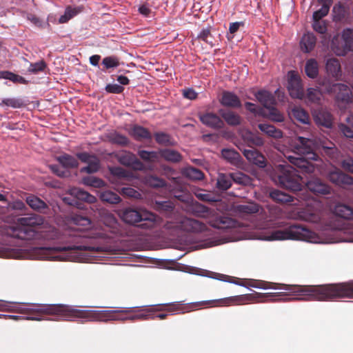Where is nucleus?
I'll list each match as a JSON object with an SVG mask.
<instances>
[{
	"instance_id": "1",
	"label": "nucleus",
	"mask_w": 353,
	"mask_h": 353,
	"mask_svg": "<svg viewBox=\"0 0 353 353\" xmlns=\"http://www.w3.org/2000/svg\"><path fill=\"white\" fill-rule=\"evenodd\" d=\"M136 307H128L119 310H79L72 306L62 304H24L14 306V310L22 313L28 314L32 316H28L26 319L33 321H41L42 319L39 316L56 315L64 319H85L90 321H136L150 319L153 315L154 310L152 307L145 310H141L143 313L123 316V314L134 312Z\"/></svg>"
},
{
	"instance_id": "2",
	"label": "nucleus",
	"mask_w": 353,
	"mask_h": 353,
	"mask_svg": "<svg viewBox=\"0 0 353 353\" xmlns=\"http://www.w3.org/2000/svg\"><path fill=\"white\" fill-rule=\"evenodd\" d=\"M315 140L298 137L294 145V154L285 156L288 162L299 169L290 165H280L281 172L277 176V182L287 190L296 192L302 190L303 178L299 172L312 174L315 172L316 167L309 160H317L318 155L314 152L317 148Z\"/></svg>"
},
{
	"instance_id": "3",
	"label": "nucleus",
	"mask_w": 353,
	"mask_h": 353,
	"mask_svg": "<svg viewBox=\"0 0 353 353\" xmlns=\"http://www.w3.org/2000/svg\"><path fill=\"white\" fill-rule=\"evenodd\" d=\"M271 283L257 281L250 286L256 288H274L288 291L290 294L301 296L299 299L307 301H330L339 299L353 298V280L348 282L330 283L318 285H299Z\"/></svg>"
},
{
	"instance_id": "4",
	"label": "nucleus",
	"mask_w": 353,
	"mask_h": 353,
	"mask_svg": "<svg viewBox=\"0 0 353 353\" xmlns=\"http://www.w3.org/2000/svg\"><path fill=\"white\" fill-rule=\"evenodd\" d=\"M279 296L277 293H260L254 292L252 294L232 296L227 298L211 300L207 301L196 302L190 304H184L181 301L172 302L164 304H158L152 307L154 312L165 311L171 314L185 313L194 310L196 307L204 305L213 304L218 305H232L248 304L253 302L265 301L266 300H274Z\"/></svg>"
},
{
	"instance_id": "5",
	"label": "nucleus",
	"mask_w": 353,
	"mask_h": 353,
	"mask_svg": "<svg viewBox=\"0 0 353 353\" xmlns=\"http://www.w3.org/2000/svg\"><path fill=\"white\" fill-rule=\"evenodd\" d=\"M187 212L196 217L208 219L209 224L214 228L225 230L235 226V221L232 219L219 215L214 210L197 201H192L188 205Z\"/></svg>"
},
{
	"instance_id": "6",
	"label": "nucleus",
	"mask_w": 353,
	"mask_h": 353,
	"mask_svg": "<svg viewBox=\"0 0 353 353\" xmlns=\"http://www.w3.org/2000/svg\"><path fill=\"white\" fill-rule=\"evenodd\" d=\"M43 216L32 214L28 216L17 219L15 225L8 233L12 237L21 240H31L37 236V227L43 224Z\"/></svg>"
},
{
	"instance_id": "7",
	"label": "nucleus",
	"mask_w": 353,
	"mask_h": 353,
	"mask_svg": "<svg viewBox=\"0 0 353 353\" xmlns=\"http://www.w3.org/2000/svg\"><path fill=\"white\" fill-rule=\"evenodd\" d=\"M278 228H282L274 231L268 240H301L311 241L312 232L307 228L296 224H290L284 221L276 223Z\"/></svg>"
},
{
	"instance_id": "8",
	"label": "nucleus",
	"mask_w": 353,
	"mask_h": 353,
	"mask_svg": "<svg viewBox=\"0 0 353 353\" xmlns=\"http://www.w3.org/2000/svg\"><path fill=\"white\" fill-rule=\"evenodd\" d=\"M121 217L127 223L134 225L138 222L145 221L141 226L144 228H151L156 221V215L146 210L134 208H125L121 213Z\"/></svg>"
},
{
	"instance_id": "9",
	"label": "nucleus",
	"mask_w": 353,
	"mask_h": 353,
	"mask_svg": "<svg viewBox=\"0 0 353 353\" xmlns=\"http://www.w3.org/2000/svg\"><path fill=\"white\" fill-rule=\"evenodd\" d=\"M331 48L338 56H345L353 51V28H345L342 32L341 39L339 34L334 36Z\"/></svg>"
},
{
	"instance_id": "10",
	"label": "nucleus",
	"mask_w": 353,
	"mask_h": 353,
	"mask_svg": "<svg viewBox=\"0 0 353 353\" xmlns=\"http://www.w3.org/2000/svg\"><path fill=\"white\" fill-rule=\"evenodd\" d=\"M325 92L334 94L339 106H345L352 101L351 89L343 83H328L325 86Z\"/></svg>"
},
{
	"instance_id": "11",
	"label": "nucleus",
	"mask_w": 353,
	"mask_h": 353,
	"mask_svg": "<svg viewBox=\"0 0 353 353\" xmlns=\"http://www.w3.org/2000/svg\"><path fill=\"white\" fill-rule=\"evenodd\" d=\"M289 74L288 89L290 95L294 99H303L304 91L301 79L293 71L290 72Z\"/></svg>"
},
{
	"instance_id": "12",
	"label": "nucleus",
	"mask_w": 353,
	"mask_h": 353,
	"mask_svg": "<svg viewBox=\"0 0 353 353\" xmlns=\"http://www.w3.org/2000/svg\"><path fill=\"white\" fill-rule=\"evenodd\" d=\"M304 183L307 189L316 195H326L331 193L332 188L319 178H311Z\"/></svg>"
},
{
	"instance_id": "13",
	"label": "nucleus",
	"mask_w": 353,
	"mask_h": 353,
	"mask_svg": "<svg viewBox=\"0 0 353 353\" xmlns=\"http://www.w3.org/2000/svg\"><path fill=\"white\" fill-rule=\"evenodd\" d=\"M247 160L260 168L266 166L265 157L256 149L239 148Z\"/></svg>"
},
{
	"instance_id": "14",
	"label": "nucleus",
	"mask_w": 353,
	"mask_h": 353,
	"mask_svg": "<svg viewBox=\"0 0 353 353\" xmlns=\"http://www.w3.org/2000/svg\"><path fill=\"white\" fill-rule=\"evenodd\" d=\"M181 230L189 232H201L207 229L203 223L191 218L184 217L180 221Z\"/></svg>"
},
{
	"instance_id": "15",
	"label": "nucleus",
	"mask_w": 353,
	"mask_h": 353,
	"mask_svg": "<svg viewBox=\"0 0 353 353\" xmlns=\"http://www.w3.org/2000/svg\"><path fill=\"white\" fill-rule=\"evenodd\" d=\"M328 179L337 185L344 186L353 185V177L343 173L339 170H335L329 172Z\"/></svg>"
},
{
	"instance_id": "16",
	"label": "nucleus",
	"mask_w": 353,
	"mask_h": 353,
	"mask_svg": "<svg viewBox=\"0 0 353 353\" xmlns=\"http://www.w3.org/2000/svg\"><path fill=\"white\" fill-rule=\"evenodd\" d=\"M315 123L327 128L332 126L333 117L332 114L325 109L319 108L313 112Z\"/></svg>"
},
{
	"instance_id": "17",
	"label": "nucleus",
	"mask_w": 353,
	"mask_h": 353,
	"mask_svg": "<svg viewBox=\"0 0 353 353\" xmlns=\"http://www.w3.org/2000/svg\"><path fill=\"white\" fill-rule=\"evenodd\" d=\"M219 102L223 106L231 108H240L242 105L239 97L230 91H223Z\"/></svg>"
},
{
	"instance_id": "18",
	"label": "nucleus",
	"mask_w": 353,
	"mask_h": 353,
	"mask_svg": "<svg viewBox=\"0 0 353 353\" xmlns=\"http://www.w3.org/2000/svg\"><path fill=\"white\" fill-rule=\"evenodd\" d=\"M199 119L203 124L214 129H219L223 126V121L215 113L207 112L200 114Z\"/></svg>"
},
{
	"instance_id": "19",
	"label": "nucleus",
	"mask_w": 353,
	"mask_h": 353,
	"mask_svg": "<svg viewBox=\"0 0 353 353\" xmlns=\"http://www.w3.org/2000/svg\"><path fill=\"white\" fill-rule=\"evenodd\" d=\"M70 194L74 197L72 202H68L70 205H78L79 201L93 203L96 201L95 196L79 188H73L70 190Z\"/></svg>"
},
{
	"instance_id": "20",
	"label": "nucleus",
	"mask_w": 353,
	"mask_h": 353,
	"mask_svg": "<svg viewBox=\"0 0 353 353\" xmlns=\"http://www.w3.org/2000/svg\"><path fill=\"white\" fill-rule=\"evenodd\" d=\"M325 69L327 74L336 80H339L342 76L341 63L336 58L328 59L326 61Z\"/></svg>"
},
{
	"instance_id": "21",
	"label": "nucleus",
	"mask_w": 353,
	"mask_h": 353,
	"mask_svg": "<svg viewBox=\"0 0 353 353\" xmlns=\"http://www.w3.org/2000/svg\"><path fill=\"white\" fill-rule=\"evenodd\" d=\"M129 134L138 141L150 140L152 137L151 132L147 128L139 125H133L129 130Z\"/></svg>"
},
{
	"instance_id": "22",
	"label": "nucleus",
	"mask_w": 353,
	"mask_h": 353,
	"mask_svg": "<svg viewBox=\"0 0 353 353\" xmlns=\"http://www.w3.org/2000/svg\"><path fill=\"white\" fill-rule=\"evenodd\" d=\"M323 97V94L319 89L310 88L307 90L306 94H304L305 103L308 105H319Z\"/></svg>"
},
{
	"instance_id": "23",
	"label": "nucleus",
	"mask_w": 353,
	"mask_h": 353,
	"mask_svg": "<svg viewBox=\"0 0 353 353\" xmlns=\"http://www.w3.org/2000/svg\"><path fill=\"white\" fill-rule=\"evenodd\" d=\"M26 202L32 210L39 212H46L48 209V205L43 200L33 194L27 196Z\"/></svg>"
},
{
	"instance_id": "24",
	"label": "nucleus",
	"mask_w": 353,
	"mask_h": 353,
	"mask_svg": "<svg viewBox=\"0 0 353 353\" xmlns=\"http://www.w3.org/2000/svg\"><path fill=\"white\" fill-rule=\"evenodd\" d=\"M260 205L252 202L246 204L238 205L235 207V212L240 216L253 214L259 212Z\"/></svg>"
},
{
	"instance_id": "25",
	"label": "nucleus",
	"mask_w": 353,
	"mask_h": 353,
	"mask_svg": "<svg viewBox=\"0 0 353 353\" xmlns=\"http://www.w3.org/2000/svg\"><path fill=\"white\" fill-rule=\"evenodd\" d=\"M333 212L339 217L353 220V208L348 205L339 203L335 205Z\"/></svg>"
},
{
	"instance_id": "26",
	"label": "nucleus",
	"mask_w": 353,
	"mask_h": 353,
	"mask_svg": "<svg viewBox=\"0 0 353 353\" xmlns=\"http://www.w3.org/2000/svg\"><path fill=\"white\" fill-rule=\"evenodd\" d=\"M257 101L263 106V108H270V105H274L275 103V99L274 96L268 91L259 90L254 94Z\"/></svg>"
},
{
	"instance_id": "27",
	"label": "nucleus",
	"mask_w": 353,
	"mask_h": 353,
	"mask_svg": "<svg viewBox=\"0 0 353 353\" xmlns=\"http://www.w3.org/2000/svg\"><path fill=\"white\" fill-rule=\"evenodd\" d=\"M332 12L333 20L335 22H342L345 20L349 15V10L347 8L341 3L334 6Z\"/></svg>"
},
{
	"instance_id": "28",
	"label": "nucleus",
	"mask_w": 353,
	"mask_h": 353,
	"mask_svg": "<svg viewBox=\"0 0 353 353\" xmlns=\"http://www.w3.org/2000/svg\"><path fill=\"white\" fill-rule=\"evenodd\" d=\"M244 142L250 148L249 149H255L254 147L261 146L264 144V140L261 137L247 132L243 135Z\"/></svg>"
},
{
	"instance_id": "29",
	"label": "nucleus",
	"mask_w": 353,
	"mask_h": 353,
	"mask_svg": "<svg viewBox=\"0 0 353 353\" xmlns=\"http://www.w3.org/2000/svg\"><path fill=\"white\" fill-rule=\"evenodd\" d=\"M85 234H73V242L76 244L72 245L63 246L57 248L56 250L59 251H76V250H89V247L83 245H79V243L81 241L82 239L85 237Z\"/></svg>"
},
{
	"instance_id": "30",
	"label": "nucleus",
	"mask_w": 353,
	"mask_h": 353,
	"mask_svg": "<svg viewBox=\"0 0 353 353\" xmlns=\"http://www.w3.org/2000/svg\"><path fill=\"white\" fill-rule=\"evenodd\" d=\"M219 114L225 121L230 125L236 126L241 123V117L231 110H219Z\"/></svg>"
},
{
	"instance_id": "31",
	"label": "nucleus",
	"mask_w": 353,
	"mask_h": 353,
	"mask_svg": "<svg viewBox=\"0 0 353 353\" xmlns=\"http://www.w3.org/2000/svg\"><path fill=\"white\" fill-rule=\"evenodd\" d=\"M316 38L312 33L305 34L301 41V46L303 51L311 52L316 46Z\"/></svg>"
},
{
	"instance_id": "32",
	"label": "nucleus",
	"mask_w": 353,
	"mask_h": 353,
	"mask_svg": "<svg viewBox=\"0 0 353 353\" xmlns=\"http://www.w3.org/2000/svg\"><path fill=\"white\" fill-rule=\"evenodd\" d=\"M159 156L167 161L179 163L182 159L181 154L172 149H162L159 151Z\"/></svg>"
},
{
	"instance_id": "33",
	"label": "nucleus",
	"mask_w": 353,
	"mask_h": 353,
	"mask_svg": "<svg viewBox=\"0 0 353 353\" xmlns=\"http://www.w3.org/2000/svg\"><path fill=\"white\" fill-rule=\"evenodd\" d=\"M57 159L64 168L73 169L79 166L78 160L68 154L61 155Z\"/></svg>"
},
{
	"instance_id": "34",
	"label": "nucleus",
	"mask_w": 353,
	"mask_h": 353,
	"mask_svg": "<svg viewBox=\"0 0 353 353\" xmlns=\"http://www.w3.org/2000/svg\"><path fill=\"white\" fill-rule=\"evenodd\" d=\"M107 138L112 144H116L121 146H126L130 143V140L126 136L121 134L117 131H113L108 133Z\"/></svg>"
},
{
	"instance_id": "35",
	"label": "nucleus",
	"mask_w": 353,
	"mask_h": 353,
	"mask_svg": "<svg viewBox=\"0 0 353 353\" xmlns=\"http://www.w3.org/2000/svg\"><path fill=\"white\" fill-rule=\"evenodd\" d=\"M291 116L296 119L297 121L307 124L310 121L309 114L301 107H294L292 109Z\"/></svg>"
},
{
	"instance_id": "36",
	"label": "nucleus",
	"mask_w": 353,
	"mask_h": 353,
	"mask_svg": "<svg viewBox=\"0 0 353 353\" xmlns=\"http://www.w3.org/2000/svg\"><path fill=\"white\" fill-rule=\"evenodd\" d=\"M258 127L261 131H262L269 137L275 139H280L283 137L282 131L276 128L274 125L266 123H260L259 124Z\"/></svg>"
},
{
	"instance_id": "37",
	"label": "nucleus",
	"mask_w": 353,
	"mask_h": 353,
	"mask_svg": "<svg viewBox=\"0 0 353 353\" xmlns=\"http://www.w3.org/2000/svg\"><path fill=\"white\" fill-rule=\"evenodd\" d=\"M232 179L230 174L220 173L216 179V188L220 190H227L232 186Z\"/></svg>"
},
{
	"instance_id": "38",
	"label": "nucleus",
	"mask_w": 353,
	"mask_h": 353,
	"mask_svg": "<svg viewBox=\"0 0 353 353\" xmlns=\"http://www.w3.org/2000/svg\"><path fill=\"white\" fill-rule=\"evenodd\" d=\"M305 72L307 76L311 79L316 78L319 74V65L314 59L307 61L305 66Z\"/></svg>"
},
{
	"instance_id": "39",
	"label": "nucleus",
	"mask_w": 353,
	"mask_h": 353,
	"mask_svg": "<svg viewBox=\"0 0 353 353\" xmlns=\"http://www.w3.org/2000/svg\"><path fill=\"white\" fill-rule=\"evenodd\" d=\"M72 222L77 226L80 227L76 229L80 231H85L91 225V221L89 218L79 214H76L72 217Z\"/></svg>"
},
{
	"instance_id": "40",
	"label": "nucleus",
	"mask_w": 353,
	"mask_h": 353,
	"mask_svg": "<svg viewBox=\"0 0 353 353\" xmlns=\"http://www.w3.org/2000/svg\"><path fill=\"white\" fill-rule=\"evenodd\" d=\"M270 197L274 201L281 203L290 204L293 201V197L292 196L277 190L270 192Z\"/></svg>"
},
{
	"instance_id": "41",
	"label": "nucleus",
	"mask_w": 353,
	"mask_h": 353,
	"mask_svg": "<svg viewBox=\"0 0 353 353\" xmlns=\"http://www.w3.org/2000/svg\"><path fill=\"white\" fill-rule=\"evenodd\" d=\"M230 176L232 182L233 181L237 184L248 185L251 183V178L241 172H232Z\"/></svg>"
},
{
	"instance_id": "42",
	"label": "nucleus",
	"mask_w": 353,
	"mask_h": 353,
	"mask_svg": "<svg viewBox=\"0 0 353 353\" xmlns=\"http://www.w3.org/2000/svg\"><path fill=\"white\" fill-rule=\"evenodd\" d=\"M138 155L139 157L147 162H157L159 161V154L156 151H147L144 150H139Z\"/></svg>"
},
{
	"instance_id": "43",
	"label": "nucleus",
	"mask_w": 353,
	"mask_h": 353,
	"mask_svg": "<svg viewBox=\"0 0 353 353\" xmlns=\"http://www.w3.org/2000/svg\"><path fill=\"white\" fill-rule=\"evenodd\" d=\"M183 174L190 179L199 181L204 177L203 172L198 168L189 167L184 170Z\"/></svg>"
},
{
	"instance_id": "44",
	"label": "nucleus",
	"mask_w": 353,
	"mask_h": 353,
	"mask_svg": "<svg viewBox=\"0 0 353 353\" xmlns=\"http://www.w3.org/2000/svg\"><path fill=\"white\" fill-rule=\"evenodd\" d=\"M100 198L101 201L111 204L119 203L121 200L117 193L111 191H105L101 192Z\"/></svg>"
},
{
	"instance_id": "45",
	"label": "nucleus",
	"mask_w": 353,
	"mask_h": 353,
	"mask_svg": "<svg viewBox=\"0 0 353 353\" xmlns=\"http://www.w3.org/2000/svg\"><path fill=\"white\" fill-rule=\"evenodd\" d=\"M26 103L21 99L8 98L4 99L0 103V106L6 105L13 108H20L26 106Z\"/></svg>"
},
{
	"instance_id": "46",
	"label": "nucleus",
	"mask_w": 353,
	"mask_h": 353,
	"mask_svg": "<svg viewBox=\"0 0 353 353\" xmlns=\"http://www.w3.org/2000/svg\"><path fill=\"white\" fill-rule=\"evenodd\" d=\"M0 78L4 79H9L14 83H19L26 84L27 81L21 76L15 74L9 71H1L0 72Z\"/></svg>"
},
{
	"instance_id": "47",
	"label": "nucleus",
	"mask_w": 353,
	"mask_h": 353,
	"mask_svg": "<svg viewBox=\"0 0 353 353\" xmlns=\"http://www.w3.org/2000/svg\"><path fill=\"white\" fill-rule=\"evenodd\" d=\"M101 64L104 67L103 70L117 68L120 64L119 59L116 56H108L103 59Z\"/></svg>"
},
{
	"instance_id": "48",
	"label": "nucleus",
	"mask_w": 353,
	"mask_h": 353,
	"mask_svg": "<svg viewBox=\"0 0 353 353\" xmlns=\"http://www.w3.org/2000/svg\"><path fill=\"white\" fill-rule=\"evenodd\" d=\"M268 113L265 112V115L270 120L275 122H282L284 120L283 115L273 105H270V108H267Z\"/></svg>"
},
{
	"instance_id": "49",
	"label": "nucleus",
	"mask_w": 353,
	"mask_h": 353,
	"mask_svg": "<svg viewBox=\"0 0 353 353\" xmlns=\"http://www.w3.org/2000/svg\"><path fill=\"white\" fill-rule=\"evenodd\" d=\"M88 165L81 169V172H86L92 174L97 172L100 168V163L98 158L95 156L90 162L87 163Z\"/></svg>"
},
{
	"instance_id": "50",
	"label": "nucleus",
	"mask_w": 353,
	"mask_h": 353,
	"mask_svg": "<svg viewBox=\"0 0 353 353\" xmlns=\"http://www.w3.org/2000/svg\"><path fill=\"white\" fill-rule=\"evenodd\" d=\"M319 148H322V152L327 154L330 158H334L337 154V149L332 142H324L322 143Z\"/></svg>"
},
{
	"instance_id": "51",
	"label": "nucleus",
	"mask_w": 353,
	"mask_h": 353,
	"mask_svg": "<svg viewBox=\"0 0 353 353\" xmlns=\"http://www.w3.org/2000/svg\"><path fill=\"white\" fill-rule=\"evenodd\" d=\"M136 156L129 152H123L118 154V160L119 163L125 166H130L134 161Z\"/></svg>"
},
{
	"instance_id": "52",
	"label": "nucleus",
	"mask_w": 353,
	"mask_h": 353,
	"mask_svg": "<svg viewBox=\"0 0 353 353\" xmlns=\"http://www.w3.org/2000/svg\"><path fill=\"white\" fill-rule=\"evenodd\" d=\"M145 183L153 188H162L166 185L165 180L152 175L145 177Z\"/></svg>"
},
{
	"instance_id": "53",
	"label": "nucleus",
	"mask_w": 353,
	"mask_h": 353,
	"mask_svg": "<svg viewBox=\"0 0 353 353\" xmlns=\"http://www.w3.org/2000/svg\"><path fill=\"white\" fill-rule=\"evenodd\" d=\"M245 107L248 111L254 114L255 116H265V109L263 108L257 106L254 103H252L251 102H245Z\"/></svg>"
},
{
	"instance_id": "54",
	"label": "nucleus",
	"mask_w": 353,
	"mask_h": 353,
	"mask_svg": "<svg viewBox=\"0 0 353 353\" xmlns=\"http://www.w3.org/2000/svg\"><path fill=\"white\" fill-rule=\"evenodd\" d=\"M194 194L198 199L203 201L212 203L216 201L212 194L207 192L205 190H199L195 192Z\"/></svg>"
},
{
	"instance_id": "55",
	"label": "nucleus",
	"mask_w": 353,
	"mask_h": 353,
	"mask_svg": "<svg viewBox=\"0 0 353 353\" xmlns=\"http://www.w3.org/2000/svg\"><path fill=\"white\" fill-rule=\"evenodd\" d=\"M46 68V62L43 60H41L38 62L30 63L28 70L30 73L37 74L39 72L44 71Z\"/></svg>"
},
{
	"instance_id": "56",
	"label": "nucleus",
	"mask_w": 353,
	"mask_h": 353,
	"mask_svg": "<svg viewBox=\"0 0 353 353\" xmlns=\"http://www.w3.org/2000/svg\"><path fill=\"white\" fill-rule=\"evenodd\" d=\"M83 183L85 185L94 188H100L103 186L105 184L103 180L94 176H87L83 178Z\"/></svg>"
},
{
	"instance_id": "57",
	"label": "nucleus",
	"mask_w": 353,
	"mask_h": 353,
	"mask_svg": "<svg viewBox=\"0 0 353 353\" xmlns=\"http://www.w3.org/2000/svg\"><path fill=\"white\" fill-rule=\"evenodd\" d=\"M330 8V7L327 5H321V8L314 12L312 16L313 21L321 20L328 14Z\"/></svg>"
},
{
	"instance_id": "58",
	"label": "nucleus",
	"mask_w": 353,
	"mask_h": 353,
	"mask_svg": "<svg viewBox=\"0 0 353 353\" xmlns=\"http://www.w3.org/2000/svg\"><path fill=\"white\" fill-rule=\"evenodd\" d=\"M221 154L224 159H227L230 162L236 161L239 157L238 152L231 149H223L221 151Z\"/></svg>"
},
{
	"instance_id": "59",
	"label": "nucleus",
	"mask_w": 353,
	"mask_h": 353,
	"mask_svg": "<svg viewBox=\"0 0 353 353\" xmlns=\"http://www.w3.org/2000/svg\"><path fill=\"white\" fill-rule=\"evenodd\" d=\"M312 28L316 32L321 34H325L327 32V24L325 21H313Z\"/></svg>"
},
{
	"instance_id": "60",
	"label": "nucleus",
	"mask_w": 353,
	"mask_h": 353,
	"mask_svg": "<svg viewBox=\"0 0 353 353\" xmlns=\"http://www.w3.org/2000/svg\"><path fill=\"white\" fill-rule=\"evenodd\" d=\"M155 141L161 145H168L170 141V135L164 132H157L154 134Z\"/></svg>"
},
{
	"instance_id": "61",
	"label": "nucleus",
	"mask_w": 353,
	"mask_h": 353,
	"mask_svg": "<svg viewBox=\"0 0 353 353\" xmlns=\"http://www.w3.org/2000/svg\"><path fill=\"white\" fill-rule=\"evenodd\" d=\"M110 170L112 175L119 178L125 179L128 177V172L121 167H112Z\"/></svg>"
},
{
	"instance_id": "62",
	"label": "nucleus",
	"mask_w": 353,
	"mask_h": 353,
	"mask_svg": "<svg viewBox=\"0 0 353 353\" xmlns=\"http://www.w3.org/2000/svg\"><path fill=\"white\" fill-rule=\"evenodd\" d=\"M105 90L108 93L112 94H121L123 92L124 88L118 84H108L106 85Z\"/></svg>"
},
{
	"instance_id": "63",
	"label": "nucleus",
	"mask_w": 353,
	"mask_h": 353,
	"mask_svg": "<svg viewBox=\"0 0 353 353\" xmlns=\"http://www.w3.org/2000/svg\"><path fill=\"white\" fill-rule=\"evenodd\" d=\"M26 18L28 21H30L33 25L39 28H43L44 23L41 20L39 17L36 16L32 13H28L26 15Z\"/></svg>"
},
{
	"instance_id": "64",
	"label": "nucleus",
	"mask_w": 353,
	"mask_h": 353,
	"mask_svg": "<svg viewBox=\"0 0 353 353\" xmlns=\"http://www.w3.org/2000/svg\"><path fill=\"white\" fill-rule=\"evenodd\" d=\"M339 130L346 137L353 138V129L351 127L344 123H340L339 125Z\"/></svg>"
}]
</instances>
